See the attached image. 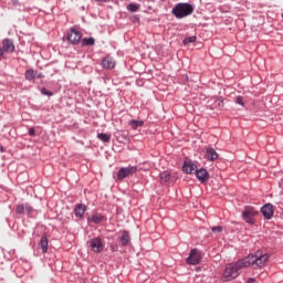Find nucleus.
Listing matches in <instances>:
<instances>
[{
	"instance_id": "f257e3e1",
	"label": "nucleus",
	"mask_w": 283,
	"mask_h": 283,
	"mask_svg": "<svg viewBox=\"0 0 283 283\" xmlns=\"http://www.w3.org/2000/svg\"><path fill=\"white\" fill-rule=\"evenodd\" d=\"M269 258L270 255L268 253L263 254L261 251H256L254 254H249L247 258L241 259L235 263L228 264L223 272V277L228 282L230 280H235V277L240 275V271H242V269H247V266H251V264L262 269V266L266 264Z\"/></svg>"
},
{
	"instance_id": "f03ea898",
	"label": "nucleus",
	"mask_w": 283,
	"mask_h": 283,
	"mask_svg": "<svg viewBox=\"0 0 283 283\" xmlns=\"http://www.w3.org/2000/svg\"><path fill=\"white\" fill-rule=\"evenodd\" d=\"M172 14L176 19H185V17L193 14V6L189 3H177L172 9Z\"/></svg>"
},
{
	"instance_id": "7ed1b4c3",
	"label": "nucleus",
	"mask_w": 283,
	"mask_h": 283,
	"mask_svg": "<svg viewBox=\"0 0 283 283\" xmlns=\"http://www.w3.org/2000/svg\"><path fill=\"white\" fill-rule=\"evenodd\" d=\"M260 212L255 210L251 206H247L242 212V218L248 224H255V216H258Z\"/></svg>"
},
{
	"instance_id": "20e7f679",
	"label": "nucleus",
	"mask_w": 283,
	"mask_h": 283,
	"mask_svg": "<svg viewBox=\"0 0 283 283\" xmlns=\"http://www.w3.org/2000/svg\"><path fill=\"white\" fill-rule=\"evenodd\" d=\"M138 171V167L128 166L125 168H120L117 172V180H125V178H129V176H134Z\"/></svg>"
},
{
	"instance_id": "39448f33",
	"label": "nucleus",
	"mask_w": 283,
	"mask_h": 283,
	"mask_svg": "<svg viewBox=\"0 0 283 283\" xmlns=\"http://www.w3.org/2000/svg\"><path fill=\"white\" fill-rule=\"evenodd\" d=\"M200 260H202V254H200V251H198V249H192L187 258V264H192L196 266V264H200Z\"/></svg>"
},
{
	"instance_id": "423d86ee",
	"label": "nucleus",
	"mask_w": 283,
	"mask_h": 283,
	"mask_svg": "<svg viewBox=\"0 0 283 283\" xmlns=\"http://www.w3.org/2000/svg\"><path fill=\"white\" fill-rule=\"evenodd\" d=\"M66 39L73 45H78V43L81 42V39H82L81 31H78L76 29H71Z\"/></svg>"
},
{
	"instance_id": "0eeeda50",
	"label": "nucleus",
	"mask_w": 283,
	"mask_h": 283,
	"mask_svg": "<svg viewBox=\"0 0 283 283\" xmlns=\"http://www.w3.org/2000/svg\"><path fill=\"white\" fill-rule=\"evenodd\" d=\"M90 247L94 253H101L103 251V241L101 238H95L90 241Z\"/></svg>"
},
{
	"instance_id": "6e6552de",
	"label": "nucleus",
	"mask_w": 283,
	"mask_h": 283,
	"mask_svg": "<svg viewBox=\"0 0 283 283\" xmlns=\"http://www.w3.org/2000/svg\"><path fill=\"white\" fill-rule=\"evenodd\" d=\"M261 213L263 214L265 220H271V218H273V205L271 203L264 205L261 208Z\"/></svg>"
},
{
	"instance_id": "1a4fd4ad",
	"label": "nucleus",
	"mask_w": 283,
	"mask_h": 283,
	"mask_svg": "<svg viewBox=\"0 0 283 283\" xmlns=\"http://www.w3.org/2000/svg\"><path fill=\"white\" fill-rule=\"evenodd\" d=\"M102 66L104 70H114L116 67V61L112 56H106L102 60Z\"/></svg>"
},
{
	"instance_id": "9d476101",
	"label": "nucleus",
	"mask_w": 283,
	"mask_h": 283,
	"mask_svg": "<svg viewBox=\"0 0 283 283\" xmlns=\"http://www.w3.org/2000/svg\"><path fill=\"white\" fill-rule=\"evenodd\" d=\"M2 50H3V53L6 54L7 53H12L14 52V43H12V40L10 39H4L2 41Z\"/></svg>"
},
{
	"instance_id": "9b49d317",
	"label": "nucleus",
	"mask_w": 283,
	"mask_h": 283,
	"mask_svg": "<svg viewBox=\"0 0 283 283\" xmlns=\"http://www.w3.org/2000/svg\"><path fill=\"white\" fill-rule=\"evenodd\" d=\"M205 158L210 160V163H213L214 160H218V153L214 148L209 147L206 149Z\"/></svg>"
},
{
	"instance_id": "f8f14e48",
	"label": "nucleus",
	"mask_w": 283,
	"mask_h": 283,
	"mask_svg": "<svg viewBox=\"0 0 283 283\" xmlns=\"http://www.w3.org/2000/svg\"><path fill=\"white\" fill-rule=\"evenodd\" d=\"M182 170L186 171V174H196L198 171V166L193 163H185Z\"/></svg>"
},
{
	"instance_id": "ddd939ff",
	"label": "nucleus",
	"mask_w": 283,
	"mask_h": 283,
	"mask_svg": "<svg viewBox=\"0 0 283 283\" xmlns=\"http://www.w3.org/2000/svg\"><path fill=\"white\" fill-rule=\"evenodd\" d=\"M197 178L200 182H207L209 180V172L207 169H199L196 171Z\"/></svg>"
},
{
	"instance_id": "4468645a",
	"label": "nucleus",
	"mask_w": 283,
	"mask_h": 283,
	"mask_svg": "<svg viewBox=\"0 0 283 283\" xmlns=\"http://www.w3.org/2000/svg\"><path fill=\"white\" fill-rule=\"evenodd\" d=\"M32 213V206L30 205H20L15 208V213L21 214V213Z\"/></svg>"
},
{
	"instance_id": "2eb2a0df",
	"label": "nucleus",
	"mask_w": 283,
	"mask_h": 283,
	"mask_svg": "<svg viewBox=\"0 0 283 283\" xmlns=\"http://www.w3.org/2000/svg\"><path fill=\"white\" fill-rule=\"evenodd\" d=\"M87 207H85V205L80 203L75 207V216L76 218H83V216H85V211H86Z\"/></svg>"
},
{
	"instance_id": "dca6fc26",
	"label": "nucleus",
	"mask_w": 283,
	"mask_h": 283,
	"mask_svg": "<svg viewBox=\"0 0 283 283\" xmlns=\"http://www.w3.org/2000/svg\"><path fill=\"white\" fill-rule=\"evenodd\" d=\"M48 244H49L48 237L43 235L40 241V248L42 249V253H48Z\"/></svg>"
},
{
	"instance_id": "f3484780",
	"label": "nucleus",
	"mask_w": 283,
	"mask_h": 283,
	"mask_svg": "<svg viewBox=\"0 0 283 283\" xmlns=\"http://www.w3.org/2000/svg\"><path fill=\"white\" fill-rule=\"evenodd\" d=\"M128 125L132 127V129H138V127H143L145 125V122L133 119L128 123Z\"/></svg>"
},
{
	"instance_id": "a211bd4d",
	"label": "nucleus",
	"mask_w": 283,
	"mask_h": 283,
	"mask_svg": "<svg viewBox=\"0 0 283 283\" xmlns=\"http://www.w3.org/2000/svg\"><path fill=\"white\" fill-rule=\"evenodd\" d=\"M97 138L99 140H102L103 143H109V140H112V135H109L107 133H99V134H97Z\"/></svg>"
},
{
	"instance_id": "6ab92c4d",
	"label": "nucleus",
	"mask_w": 283,
	"mask_h": 283,
	"mask_svg": "<svg viewBox=\"0 0 283 283\" xmlns=\"http://www.w3.org/2000/svg\"><path fill=\"white\" fill-rule=\"evenodd\" d=\"M129 232L127 231H124L123 234H122V238H120V242L123 244V247H127V244H129Z\"/></svg>"
},
{
	"instance_id": "aec40b11",
	"label": "nucleus",
	"mask_w": 283,
	"mask_h": 283,
	"mask_svg": "<svg viewBox=\"0 0 283 283\" xmlns=\"http://www.w3.org/2000/svg\"><path fill=\"white\" fill-rule=\"evenodd\" d=\"M160 180L163 184H167L169 180H171V175L167 171H164L160 174Z\"/></svg>"
},
{
	"instance_id": "412c9836",
	"label": "nucleus",
	"mask_w": 283,
	"mask_h": 283,
	"mask_svg": "<svg viewBox=\"0 0 283 283\" xmlns=\"http://www.w3.org/2000/svg\"><path fill=\"white\" fill-rule=\"evenodd\" d=\"M101 220H103L101 214H93L88 218V222H94V224L101 223Z\"/></svg>"
},
{
	"instance_id": "4be33fe9",
	"label": "nucleus",
	"mask_w": 283,
	"mask_h": 283,
	"mask_svg": "<svg viewBox=\"0 0 283 283\" xmlns=\"http://www.w3.org/2000/svg\"><path fill=\"white\" fill-rule=\"evenodd\" d=\"M25 78H27V81H32V78H36V71L28 70L25 72Z\"/></svg>"
},
{
	"instance_id": "5701e85b",
	"label": "nucleus",
	"mask_w": 283,
	"mask_h": 283,
	"mask_svg": "<svg viewBox=\"0 0 283 283\" xmlns=\"http://www.w3.org/2000/svg\"><path fill=\"white\" fill-rule=\"evenodd\" d=\"M127 10H129V12H138V10H140V6L130 3L128 4Z\"/></svg>"
},
{
	"instance_id": "b1692460",
	"label": "nucleus",
	"mask_w": 283,
	"mask_h": 283,
	"mask_svg": "<svg viewBox=\"0 0 283 283\" xmlns=\"http://www.w3.org/2000/svg\"><path fill=\"white\" fill-rule=\"evenodd\" d=\"M83 45H94L95 40L94 38H85L82 40Z\"/></svg>"
},
{
	"instance_id": "393cba45",
	"label": "nucleus",
	"mask_w": 283,
	"mask_h": 283,
	"mask_svg": "<svg viewBox=\"0 0 283 283\" xmlns=\"http://www.w3.org/2000/svg\"><path fill=\"white\" fill-rule=\"evenodd\" d=\"M197 38L195 35L188 36L184 39L185 45H188V43H196Z\"/></svg>"
},
{
	"instance_id": "a878e982",
	"label": "nucleus",
	"mask_w": 283,
	"mask_h": 283,
	"mask_svg": "<svg viewBox=\"0 0 283 283\" xmlns=\"http://www.w3.org/2000/svg\"><path fill=\"white\" fill-rule=\"evenodd\" d=\"M212 233H222V227H212L211 228Z\"/></svg>"
},
{
	"instance_id": "bb28decb",
	"label": "nucleus",
	"mask_w": 283,
	"mask_h": 283,
	"mask_svg": "<svg viewBox=\"0 0 283 283\" xmlns=\"http://www.w3.org/2000/svg\"><path fill=\"white\" fill-rule=\"evenodd\" d=\"M214 105H216V107H224V101H222V99H217V101L214 102Z\"/></svg>"
},
{
	"instance_id": "cd10ccee",
	"label": "nucleus",
	"mask_w": 283,
	"mask_h": 283,
	"mask_svg": "<svg viewBox=\"0 0 283 283\" xmlns=\"http://www.w3.org/2000/svg\"><path fill=\"white\" fill-rule=\"evenodd\" d=\"M42 94H44V96H52V93L50 91H48L46 88H42Z\"/></svg>"
},
{
	"instance_id": "c85d7f7f",
	"label": "nucleus",
	"mask_w": 283,
	"mask_h": 283,
	"mask_svg": "<svg viewBox=\"0 0 283 283\" xmlns=\"http://www.w3.org/2000/svg\"><path fill=\"white\" fill-rule=\"evenodd\" d=\"M237 103L238 105H244V99L242 98V96L237 97Z\"/></svg>"
},
{
	"instance_id": "c756f323",
	"label": "nucleus",
	"mask_w": 283,
	"mask_h": 283,
	"mask_svg": "<svg viewBox=\"0 0 283 283\" xmlns=\"http://www.w3.org/2000/svg\"><path fill=\"white\" fill-rule=\"evenodd\" d=\"M29 135H31V136H36V133H35V130H34V127H30V128H29Z\"/></svg>"
},
{
	"instance_id": "7c9ffc66",
	"label": "nucleus",
	"mask_w": 283,
	"mask_h": 283,
	"mask_svg": "<svg viewBox=\"0 0 283 283\" xmlns=\"http://www.w3.org/2000/svg\"><path fill=\"white\" fill-rule=\"evenodd\" d=\"M42 77H43V75H42V74H38V73H36L35 78H42Z\"/></svg>"
},
{
	"instance_id": "2f4dec72",
	"label": "nucleus",
	"mask_w": 283,
	"mask_h": 283,
	"mask_svg": "<svg viewBox=\"0 0 283 283\" xmlns=\"http://www.w3.org/2000/svg\"><path fill=\"white\" fill-rule=\"evenodd\" d=\"M3 49L2 48H0V56H3Z\"/></svg>"
},
{
	"instance_id": "473e14b6",
	"label": "nucleus",
	"mask_w": 283,
	"mask_h": 283,
	"mask_svg": "<svg viewBox=\"0 0 283 283\" xmlns=\"http://www.w3.org/2000/svg\"><path fill=\"white\" fill-rule=\"evenodd\" d=\"M97 1H101L102 3H105L107 0H97Z\"/></svg>"
},
{
	"instance_id": "72a5a7b5",
	"label": "nucleus",
	"mask_w": 283,
	"mask_h": 283,
	"mask_svg": "<svg viewBox=\"0 0 283 283\" xmlns=\"http://www.w3.org/2000/svg\"><path fill=\"white\" fill-rule=\"evenodd\" d=\"M1 151H3V147H1Z\"/></svg>"
}]
</instances>
